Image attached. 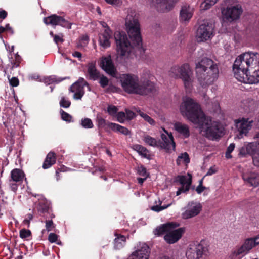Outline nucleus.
<instances>
[{"label": "nucleus", "mask_w": 259, "mask_h": 259, "mask_svg": "<svg viewBox=\"0 0 259 259\" xmlns=\"http://www.w3.org/2000/svg\"><path fill=\"white\" fill-rule=\"evenodd\" d=\"M180 110L183 116L197 125L200 133L206 137L216 139L223 134V129L220 123L212 121L210 117L206 116L199 105L192 98L184 97Z\"/></svg>", "instance_id": "1"}, {"label": "nucleus", "mask_w": 259, "mask_h": 259, "mask_svg": "<svg viewBox=\"0 0 259 259\" xmlns=\"http://www.w3.org/2000/svg\"><path fill=\"white\" fill-rule=\"evenodd\" d=\"M121 87L129 94L146 95L152 92L154 84L149 80L140 81L138 76L132 74H124L120 76Z\"/></svg>", "instance_id": "2"}, {"label": "nucleus", "mask_w": 259, "mask_h": 259, "mask_svg": "<svg viewBox=\"0 0 259 259\" xmlns=\"http://www.w3.org/2000/svg\"><path fill=\"white\" fill-rule=\"evenodd\" d=\"M243 10L237 0H225L221 7L222 19L224 22L232 23L238 20Z\"/></svg>", "instance_id": "3"}, {"label": "nucleus", "mask_w": 259, "mask_h": 259, "mask_svg": "<svg viewBox=\"0 0 259 259\" xmlns=\"http://www.w3.org/2000/svg\"><path fill=\"white\" fill-rule=\"evenodd\" d=\"M195 69L198 80L203 87L212 84L218 77V66H196Z\"/></svg>", "instance_id": "4"}, {"label": "nucleus", "mask_w": 259, "mask_h": 259, "mask_svg": "<svg viewBox=\"0 0 259 259\" xmlns=\"http://www.w3.org/2000/svg\"><path fill=\"white\" fill-rule=\"evenodd\" d=\"M114 38L118 55L124 60L133 58L134 56V48L128 40L125 32L116 31L114 33Z\"/></svg>", "instance_id": "5"}, {"label": "nucleus", "mask_w": 259, "mask_h": 259, "mask_svg": "<svg viewBox=\"0 0 259 259\" xmlns=\"http://www.w3.org/2000/svg\"><path fill=\"white\" fill-rule=\"evenodd\" d=\"M125 25L129 37L133 44L136 47L140 48L142 46V38L138 20L128 16L126 20Z\"/></svg>", "instance_id": "6"}, {"label": "nucleus", "mask_w": 259, "mask_h": 259, "mask_svg": "<svg viewBox=\"0 0 259 259\" xmlns=\"http://www.w3.org/2000/svg\"><path fill=\"white\" fill-rule=\"evenodd\" d=\"M208 254V246L204 241L190 244L186 252L187 259H202Z\"/></svg>", "instance_id": "7"}, {"label": "nucleus", "mask_w": 259, "mask_h": 259, "mask_svg": "<svg viewBox=\"0 0 259 259\" xmlns=\"http://www.w3.org/2000/svg\"><path fill=\"white\" fill-rule=\"evenodd\" d=\"M175 77L181 78L187 90H190L193 82L192 72L189 66H174L171 69Z\"/></svg>", "instance_id": "8"}, {"label": "nucleus", "mask_w": 259, "mask_h": 259, "mask_svg": "<svg viewBox=\"0 0 259 259\" xmlns=\"http://www.w3.org/2000/svg\"><path fill=\"white\" fill-rule=\"evenodd\" d=\"M259 235L256 237L254 239L249 238L246 239L243 244L236 248L232 251L230 255L231 259H240L242 257L246 255L251 250L256 244H259Z\"/></svg>", "instance_id": "9"}, {"label": "nucleus", "mask_w": 259, "mask_h": 259, "mask_svg": "<svg viewBox=\"0 0 259 259\" xmlns=\"http://www.w3.org/2000/svg\"><path fill=\"white\" fill-rule=\"evenodd\" d=\"M255 142H245L243 146L239 149V155L246 157L248 155L254 156L259 152V132L254 137Z\"/></svg>", "instance_id": "10"}, {"label": "nucleus", "mask_w": 259, "mask_h": 259, "mask_svg": "<svg viewBox=\"0 0 259 259\" xmlns=\"http://www.w3.org/2000/svg\"><path fill=\"white\" fill-rule=\"evenodd\" d=\"M259 65V53L251 51L246 52L238 55L233 65Z\"/></svg>", "instance_id": "11"}, {"label": "nucleus", "mask_w": 259, "mask_h": 259, "mask_svg": "<svg viewBox=\"0 0 259 259\" xmlns=\"http://www.w3.org/2000/svg\"><path fill=\"white\" fill-rule=\"evenodd\" d=\"M214 26L211 23H204L197 29L196 38L198 42L205 41L214 35Z\"/></svg>", "instance_id": "12"}, {"label": "nucleus", "mask_w": 259, "mask_h": 259, "mask_svg": "<svg viewBox=\"0 0 259 259\" xmlns=\"http://www.w3.org/2000/svg\"><path fill=\"white\" fill-rule=\"evenodd\" d=\"M161 130L160 133L162 141L159 142V147L168 152L175 150L176 145L172 133L168 132L163 127H161Z\"/></svg>", "instance_id": "13"}, {"label": "nucleus", "mask_w": 259, "mask_h": 259, "mask_svg": "<svg viewBox=\"0 0 259 259\" xmlns=\"http://www.w3.org/2000/svg\"><path fill=\"white\" fill-rule=\"evenodd\" d=\"M202 209L201 204L197 201L189 202L185 208V210L182 213L184 219H189L198 215Z\"/></svg>", "instance_id": "14"}, {"label": "nucleus", "mask_w": 259, "mask_h": 259, "mask_svg": "<svg viewBox=\"0 0 259 259\" xmlns=\"http://www.w3.org/2000/svg\"><path fill=\"white\" fill-rule=\"evenodd\" d=\"M89 86L88 83L82 77L73 83L70 87V92L73 93V98L75 100L81 99L84 94V87Z\"/></svg>", "instance_id": "15"}, {"label": "nucleus", "mask_w": 259, "mask_h": 259, "mask_svg": "<svg viewBox=\"0 0 259 259\" xmlns=\"http://www.w3.org/2000/svg\"><path fill=\"white\" fill-rule=\"evenodd\" d=\"M179 0H152L151 5L161 12H167L171 10Z\"/></svg>", "instance_id": "16"}, {"label": "nucleus", "mask_w": 259, "mask_h": 259, "mask_svg": "<svg viewBox=\"0 0 259 259\" xmlns=\"http://www.w3.org/2000/svg\"><path fill=\"white\" fill-rule=\"evenodd\" d=\"M150 253V248L146 243H139L137 249L130 256V259H148Z\"/></svg>", "instance_id": "17"}, {"label": "nucleus", "mask_w": 259, "mask_h": 259, "mask_svg": "<svg viewBox=\"0 0 259 259\" xmlns=\"http://www.w3.org/2000/svg\"><path fill=\"white\" fill-rule=\"evenodd\" d=\"M249 66H233V72L234 77L239 81L247 83L246 80L249 77Z\"/></svg>", "instance_id": "18"}, {"label": "nucleus", "mask_w": 259, "mask_h": 259, "mask_svg": "<svg viewBox=\"0 0 259 259\" xmlns=\"http://www.w3.org/2000/svg\"><path fill=\"white\" fill-rule=\"evenodd\" d=\"M253 120L248 118H242L236 122V126L239 133L238 137L242 138L243 136H246L252 126Z\"/></svg>", "instance_id": "19"}, {"label": "nucleus", "mask_w": 259, "mask_h": 259, "mask_svg": "<svg viewBox=\"0 0 259 259\" xmlns=\"http://www.w3.org/2000/svg\"><path fill=\"white\" fill-rule=\"evenodd\" d=\"M175 228H170L164 236V240L169 244H173L178 241L184 232L183 228H180L178 229H175Z\"/></svg>", "instance_id": "20"}, {"label": "nucleus", "mask_w": 259, "mask_h": 259, "mask_svg": "<svg viewBox=\"0 0 259 259\" xmlns=\"http://www.w3.org/2000/svg\"><path fill=\"white\" fill-rule=\"evenodd\" d=\"M194 13V9L189 5H185L181 8L180 13V21L183 23L188 22Z\"/></svg>", "instance_id": "21"}, {"label": "nucleus", "mask_w": 259, "mask_h": 259, "mask_svg": "<svg viewBox=\"0 0 259 259\" xmlns=\"http://www.w3.org/2000/svg\"><path fill=\"white\" fill-rule=\"evenodd\" d=\"M112 31L111 29L104 30L99 35V42L100 45L104 49L109 48L110 46V39L112 36Z\"/></svg>", "instance_id": "22"}, {"label": "nucleus", "mask_w": 259, "mask_h": 259, "mask_svg": "<svg viewBox=\"0 0 259 259\" xmlns=\"http://www.w3.org/2000/svg\"><path fill=\"white\" fill-rule=\"evenodd\" d=\"M249 77L246 80L247 83L257 84L259 83V66H248Z\"/></svg>", "instance_id": "23"}, {"label": "nucleus", "mask_w": 259, "mask_h": 259, "mask_svg": "<svg viewBox=\"0 0 259 259\" xmlns=\"http://www.w3.org/2000/svg\"><path fill=\"white\" fill-rule=\"evenodd\" d=\"M244 182L253 187L259 186V174L256 173H244L242 174Z\"/></svg>", "instance_id": "24"}, {"label": "nucleus", "mask_w": 259, "mask_h": 259, "mask_svg": "<svg viewBox=\"0 0 259 259\" xmlns=\"http://www.w3.org/2000/svg\"><path fill=\"white\" fill-rule=\"evenodd\" d=\"M178 224L175 223H168L162 225L157 227L154 231L153 233L155 235L160 236L167 233L168 231L171 228H176L178 226Z\"/></svg>", "instance_id": "25"}, {"label": "nucleus", "mask_w": 259, "mask_h": 259, "mask_svg": "<svg viewBox=\"0 0 259 259\" xmlns=\"http://www.w3.org/2000/svg\"><path fill=\"white\" fill-rule=\"evenodd\" d=\"M174 127L175 130L184 138H187L190 136L189 128L187 124L178 122L174 124Z\"/></svg>", "instance_id": "26"}, {"label": "nucleus", "mask_w": 259, "mask_h": 259, "mask_svg": "<svg viewBox=\"0 0 259 259\" xmlns=\"http://www.w3.org/2000/svg\"><path fill=\"white\" fill-rule=\"evenodd\" d=\"M173 201H171L167 204L163 203V201L159 199L157 201H155L154 205L151 207V209L155 212H159L163 210L172 205Z\"/></svg>", "instance_id": "27"}, {"label": "nucleus", "mask_w": 259, "mask_h": 259, "mask_svg": "<svg viewBox=\"0 0 259 259\" xmlns=\"http://www.w3.org/2000/svg\"><path fill=\"white\" fill-rule=\"evenodd\" d=\"M178 178L182 187H184L185 190H189L192 182L191 176L188 174L185 176H179Z\"/></svg>", "instance_id": "28"}, {"label": "nucleus", "mask_w": 259, "mask_h": 259, "mask_svg": "<svg viewBox=\"0 0 259 259\" xmlns=\"http://www.w3.org/2000/svg\"><path fill=\"white\" fill-rule=\"evenodd\" d=\"M24 177V172L19 169H14L11 172V179L16 182L21 183Z\"/></svg>", "instance_id": "29"}, {"label": "nucleus", "mask_w": 259, "mask_h": 259, "mask_svg": "<svg viewBox=\"0 0 259 259\" xmlns=\"http://www.w3.org/2000/svg\"><path fill=\"white\" fill-rule=\"evenodd\" d=\"M61 17L56 15H52L50 16L44 18V22L46 25H52L53 26L59 25Z\"/></svg>", "instance_id": "30"}, {"label": "nucleus", "mask_w": 259, "mask_h": 259, "mask_svg": "<svg viewBox=\"0 0 259 259\" xmlns=\"http://www.w3.org/2000/svg\"><path fill=\"white\" fill-rule=\"evenodd\" d=\"M133 149L142 157L149 159L150 158V154L149 150L145 147L140 145H135Z\"/></svg>", "instance_id": "31"}, {"label": "nucleus", "mask_w": 259, "mask_h": 259, "mask_svg": "<svg viewBox=\"0 0 259 259\" xmlns=\"http://www.w3.org/2000/svg\"><path fill=\"white\" fill-rule=\"evenodd\" d=\"M96 123L97 125L99 128H104L106 131H108V129H110V124L113 123L107 121L105 119L102 118L100 115H97L96 117Z\"/></svg>", "instance_id": "32"}, {"label": "nucleus", "mask_w": 259, "mask_h": 259, "mask_svg": "<svg viewBox=\"0 0 259 259\" xmlns=\"http://www.w3.org/2000/svg\"><path fill=\"white\" fill-rule=\"evenodd\" d=\"M56 162L55 154L54 152H49L46 158L43 163L42 167L44 169H47L51 167Z\"/></svg>", "instance_id": "33"}, {"label": "nucleus", "mask_w": 259, "mask_h": 259, "mask_svg": "<svg viewBox=\"0 0 259 259\" xmlns=\"http://www.w3.org/2000/svg\"><path fill=\"white\" fill-rule=\"evenodd\" d=\"M88 76L89 79L96 80L99 79L101 74L95 67V66H89L88 69Z\"/></svg>", "instance_id": "34"}, {"label": "nucleus", "mask_w": 259, "mask_h": 259, "mask_svg": "<svg viewBox=\"0 0 259 259\" xmlns=\"http://www.w3.org/2000/svg\"><path fill=\"white\" fill-rule=\"evenodd\" d=\"M110 129L114 132H119L124 135H128L131 134L128 128L117 123L110 124Z\"/></svg>", "instance_id": "35"}, {"label": "nucleus", "mask_w": 259, "mask_h": 259, "mask_svg": "<svg viewBox=\"0 0 259 259\" xmlns=\"http://www.w3.org/2000/svg\"><path fill=\"white\" fill-rule=\"evenodd\" d=\"M66 78H69V77L57 79L55 76H44L42 78L40 79L39 81L44 82L45 84L48 85L55 82L59 83Z\"/></svg>", "instance_id": "36"}, {"label": "nucleus", "mask_w": 259, "mask_h": 259, "mask_svg": "<svg viewBox=\"0 0 259 259\" xmlns=\"http://www.w3.org/2000/svg\"><path fill=\"white\" fill-rule=\"evenodd\" d=\"M115 235L117 237L114 239V248L117 249H119L124 245L126 238L124 236L121 235L117 236L115 234Z\"/></svg>", "instance_id": "37"}, {"label": "nucleus", "mask_w": 259, "mask_h": 259, "mask_svg": "<svg viewBox=\"0 0 259 259\" xmlns=\"http://www.w3.org/2000/svg\"><path fill=\"white\" fill-rule=\"evenodd\" d=\"M143 140L146 144L150 146L154 147H159V141H158L155 138L148 135H144Z\"/></svg>", "instance_id": "38"}, {"label": "nucleus", "mask_w": 259, "mask_h": 259, "mask_svg": "<svg viewBox=\"0 0 259 259\" xmlns=\"http://www.w3.org/2000/svg\"><path fill=\"white\" fill-rule=\"evenodd\" d=\"M103 70L111 76L117 78L118 72L115 66H101Z\"/></svg>", "instance_id": "39"}, {"label": "nucleus", "mask_w": 259, "mask_h": 259, "mask_svg": "<svg viewBox=\"0 0 259 259\" xmlns=\"http://www.w3.org/2000/svg\"><path fill=\"white\" fill-rule=\"evenodd\" d=\"M177 164L180 165L182 163L188 164L190 162L189 155L187 152L181 153L178 157L176 160Z\"/></svg>", "instance_id": "40"}, {"label": "nucleus", "mask_w": 259, "mask_h": 259, "mask_svg": "<svg viewBox=\"0 0 259 259\" xmlns=\"http://www.w3.org/2000/svg\"><path fill=\"white\" fill-rule=\"evenodd\" d=\"M137 112L139 113V115L144 119V120L147 122L149 124L152 126H154L156 124L155 121L152 119L151 117H150L147 114L144 113L143 112L141 111V110H139L138 111H137Z\"/></svg>", "instance_id": "41"}, {"label": "nucleus", "mask_w": 259, "mask_h": 259, "mask_svg": "<svg viewBox=\"0 0 259 259\" xmlns=\"http://www.w3.org/2000/svg\"><path fill=\"white\" fill-rule=\"evenodd\" d=\"M80 125L85 129H90L94 127V124L92 120L88 118H82L80 120Z\"/></svg>", "instance_id": "42"}, {"label": "nucleus", "mask_w": 259, "mask_h": 259, "mask_svg": "<svg viewBox=\"0 0 259 259\" xmlns=\"http://www.w3.org/2000/svg\"><path fill=\"white\" fill-rule=\"evenodd\" d=\"M218 1L219 0H204L201 4V8L204 10L209 9Z\"/></svg>", "instance_id": "43"}, {"label": "nucleus", "mask_w": 259, "mask_h": 259, "mask_svg": "<svg viewBox=\"0 0 259 259\" xmlns=\"http://www.w3.org/2000/svg\"><path fill=\"white\" fill-rule=\"evenodd\" d=\"M100 65H113L110 55L102 56L100 59Z\"/></svg>", "instance_id": "44"}, {"label": "nucleus", "mask_w": 259, "mask_h": 259, "mask_svg": "<svg viewBox=\"0 0 259 259\" xmlns=\"http://www.w3.org/2000/svg\"><path fill=\"white\" fill-rule=\"evenodd\" d=\"M254 104V102L253 100L250 99H247L243 100L242 102V106L245 110H250L252 109V106Z\"/></svg>", "instance_id": "45"}, {"label": "nucleus", "mask_w": 259, "mask_h": 259, "mask_svg": "<svg viewBox=\"0 0 259 259\" xmlns=\"http://www.w3.org/2000/svg\"><path fill=\"white\" fill-rule=\"evenodd\" d=\"M118 110L117 107L112 105H109L107 109L108 114L112 116H116Z\"/></svg>", "instance_id": "46"}, {"label": "nucleus", "mask_w": 259, "mask_h": 259, "mask_svg": "<svg viewBox=\"0 0 259 259\" xmlns=\"http://www.w3.org/2000/svg\"><path fill=\"white\" fill-rule=\"evenodd\" d=\"M116 117L117 118V120L121 123H123L127 120L125 113L124 112H119L117 113Z\"/></svg>", "instance_id": "47"}, {"label": "nucleus", "mask_w": 259, "mask_h": 259, "mask_svg": "<svg viewBox=\"0 0 259 259\" xmlns=\"http://www.w3.org/2000/svg\"><path fill=\"white\" fill-rule=\"evenodd\" d=\"M197 65H214L213 61L207 58V57H203L200 61L198 62V63ZM215 65H217L216 64Z\"/></svg>", "instance_id": "48"}, {"label": "nucleus", "mask_w": 259, "mask_h": 259, "mask_svg": "<svg viewBox=\"0 0 259 259\" xmlns=\"http://www.w3.org/2000/svg\"><path fill=\"white\" fill-rule=\"evenodd\" d=\"M89 39V37L87 35H82L80 38L78 46L81 47L86 46L88 44Z\"/></svg>", "instance_id": "49"}, {"label": "nucleus", "mask_w": 259, "mask_h": 259, "mask_svg": "<svg viewBox=\"0 0 259 259\" xmlns=\"http://www.w3.org/2000/svg\"><path fill=\"white\" fill-rule=\"evenodd\" d=\"M70 104L71 102L68 99L64 97L61 98L60 101V105L61 107L63 108H68L70 106Z\"/></svg>", "instance_id": "50"}, {"label": "nucleus", "mask_w": 259, "mask_h": 259, "mask_svg": "<svg viewBox=\"0 0 259 259\" xmlns=\"http://www.w3.org/2000/svg\"><path fill=\"white\" fill-rule=\"evenodd\" d=\"M137 171L139 175L144 177H148L146 169L143 166H140L138 167Z\"/></svg>", "instance_id": "51"}, {"label": "nucleus", "mask_w": 259, "mask_h": 259, "mask_svg": "<svg viewBox=\"0 0 259 259\" xmlns=\"http://www.w3.org/2000/svg\"><path fill=\"white\" fill-rule=\"evenodd\" d=\"M99 79H100L99 83L102 88H105L108 85L109 80L106 77L101 75Z\"/></svg>", "instance_id": "52"}, {"label": "nucleus", "mask_w": 259, "mask_h": 259, "mask_svg": "<svg viewBox=\"0 0 259 259\" xmlns=\"http://www.w3.org/2000/svg\"><path fill=\"white\" fill-rule=\"evenodd\" d=\"M18 182H16L12 179H10L9 181V184L11 190L14 192L16 193L17 189L18 184H17Z\"/></svg>", "instance_id": "53"}, {"label": "nucleus", "mask_w": 259, "mask_h": 259, "mask_svg": "<svg viewBox=\"0 0 259 259\" xmlns=\"http://www.w3.org/2000/svg\"><path fill=\"white\" fill-rule=\"evenodd\" d=\"M71 23L69 22L68 21L65 20L61 17V20H60L59 25L61 26L62 27L66 28L67 29H70L71 28Z\"/></svg>", "instance_id": "54"}, {"label": "nucleus", "mask_w": 259, "mask_h": 259, "mask_svg": "<svg viewBox=\"0 0 259 259\" xmlns=\"http://www.w3.org/2000/svg\"><path fill=\"white\" fill-rule=\"evenodd\" d=\"M31 235V232L29 230L22 229L20 231V237L21 238H26Z\"/></svg>", "instance_id": "55"}, {"label": "nucleus", "mask_w": 259, "mask_h": 259, "mask_svg": "<svg viewBox=\"0 0 259 259\" xmlns=\"http://www.w3.org/2000/svg\"><path fill=\"white\" fill-rule=\"evenodd\" d=\"M125 113L127 120H131L136 117L135 113L130 110L125 109Z\"/></svg>", "instance_id": "56"}, {"label": "nucleus", "mask_w": 259, "mask_h": 259, "mask_svg": "<svg viewBox=\"0 0 259 259\" xmlns=\"http://www.w3.org/2000/svg\"><path fill=\"white\" fill-rule=\"evenodd\" d=\"M46 229L48 232L51 231L54 228V224L52 220H47L45 222Z\"/></svg>", "instance_id": "57"}, {"label": "nucleus", "mask_w": 259, "mask_h": 259, "mask_svg": "<svg viewBox=\"0 0 259 259\" xmlns=\"http://www.w3.org/2000/svg\"><path fill=\"white\" fill-rule=\"evenodd\" d=\"M61 117L62 119L66 121L70 122L71 120L72 117L67 113L64 112V111H61Z\"/></svg>", "instance_id": "58"}, {"label": "nucleus", "mask_w": 259, "mask_h": 259, "mask_svg": "<svg viewBox=\"0 0 259 259\" xmlns=\"http://www.w3.org/2000/svg\"><path fill=\"white\" fill-rule=\"evenodd\" d=\"M58 236L55 233H51L48 236V240L51 243H54L57 242Z\"/></svg>", "instance_id": "59"}, {"label": "nucleus", "mask_w": 259, "mask_h": 259, "mask_svg": "<svg viewBox=\"0 0 259 259\" xmlns=\"http://www.w3.org/2000/svg\"><path fill=\"white\" fill-rule=\"evenodd\" d=\"M106 2L110 5L114 6H118L121 5V0H105Z\"/></svg>", "instance_id": "60"}, {"label": "nucleus", "mask_w": 259, "mask_h": 259, "mask_svg": "<svg viewBox=\"0 0 259 259\" xmlns=\"http://www.w3.org/2000/svg\"><path fill=\"white\" fill-rule=\"evenodd\" d=\"M63 35L61 33L58 35H55L54 36L53 40L56 44H58L60 42H62L63 41Z\"/></svg>", "instance_id": "61"}, {"label": "nucleus", "mask_w": 259, "mask_h": 259, "mask_svg": "<svg viewBox=\"0 0 259 259\" xmlns=\"http://www.w3.org/2000/svg\"><path fill=\"white\" fill-rule=\"evenodd\" d=\"M202 179L199 181V184L196 189V191L198 194L201 193L206 189L205 187L202 186Z\"/></svg>", "instance_id": "62"}, {"label": "nucleus", "mask_w": 259, "mask_h": 259, "mask_svg": "<svg viewBox=\"0 0 259 259\" xmlns=\"http://www.w3.org/2000/svg\"><path fill=\"white\" fill-rule=\"evenodd\" d=\"M9 82L11 86L12 87H17L19 85V80L16 77H12L9 79Z\"/></svg>", "instance_id": "63"}, {"label": "nucleus", "mask_w": 259, "mask_h": 259, "mask_svg": "<svg viewBox=\"0 0 259 259\" xmlns=\"http://www.w3.org/2000/svg\"><path fill=\"white\" fill-rule=\"evenodd\" d=\"M252 157L254 165L256 166H259V152Z\"/></svg>", "instance_id": "64"}]
</instances>
